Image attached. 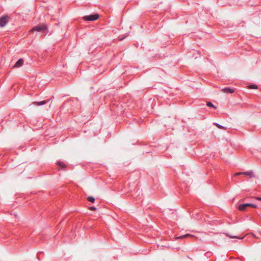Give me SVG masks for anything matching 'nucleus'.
I'll return each mask as SVG.
<instances>
[{
    "mask_svg": "<svg viewBox=\"0 0 261 261\" xmlns=\"http://www.w3.org/2000/svg\"><path fill=\"white\" fill-rule=\"evenodd\" d=\"M57 165L61 170H63L64 171L66 170V165L63 162L59 161L58 162H57Z\"/></svg>",
    "mask_w": 261,
    "mask_h": 261,
    "instance_id": "nucleus-5",
    "label": "nucleus"
},
{
    "mask_svg": "<svg viewBox=\"0 0 261 261\" xmlns=\"http://www.w3.org/2000/svg\"><path fill=\"white\" fill-rule=\"evenodd\" d=\"M18 114H16V113H14V114L13 115V116H15V117H18Z\"/></svg>",
    "mask_w": 261,
    "mask_h": 261,
    "instance_id": "nucleus-19",
    "label": "nucleus"
},
{
    "mask_svg": "<svg viewBox=\"0 0 261 261\" xmlns=\"http://www.w3.org/2000/svg\"><path fill=\"white\" fill-rule=\"evenodd\" d=\"M187 235H183L178 237V239L185 238Z\"/></svg>",
    "mask_w": 261,
    "mask_h": 261,
    "instance_id": "nucleus-17",
    "label": "nucleus"
},
{
    "mask_svg": "<svg viewBox=\"0 0 261 261\" xmlns=\"http://www.w3.org/2000/svg\"><path fill=\"white\" fill-rule=\"evenodd\" d=\"M42 253V252H39V253L37 254V258H38V260H40V258H39V253Z\"/></svg>",
    "mask_w": 261,
    "mask_h": 261,
    "instance_id": "nucleus-18",
    "label": "nucleus"
},
{
    "mask_svg": "<svg viewBox=\"0 0 261 261\" xmlns=\"http://www.w3.org/2000/svg\"><path fill=\"white\" fill-rule=\"evenodd\" d=\"M49 100H42L41 101H34L32 105L36 106H41L46 104Z\"/></svg>",
    "mask_w": 261,
    "mask_h": 261,
    "instance_id": "nucleus-7",
    "label": "nucleus"
},
{
    "mask_svg": "<svg viewBox=\"0 0 261 261\" xmlns=\"http://www.w3.org/2000/svg\"><path fill=\"white\" fill-rule=\"evenodd\" d=\"M241 174H243V172H239L238 173H237V175H241Z\"/></svg>",
    "mask_w": 261,
    "mask_h": 261,
    "instance_id": "nucleus-20",
    "label": "nucleus"
},
{
    "mask_svg": "<svg viewBox=\"0 0 261 261\" xmlns=\"http://www.w3.org/2000/svg\"><path fill=\"white\" fill-rule=\"evenodd\" d=\"M248 88L250 89H257L258 86L257 85L252 83L248 86Z\"/></svg>",
    "mask_w": 261,
    "mask_h": 261,
    "instance_id": "nucleus-11",
    "label": "nucleus"
},
{
    "mask_svg": "<svg viewBox=\"0 0 261 261\" xmlns=\"http://www.w3.org/2000/svg\"><path fill=\"white\" fill-rule=\"evenodd\" d=\"M24 60L23 59L20 58L17 60V61L15 63L14 67H20L23 64Z\"/></svg>",
    "mask_w": 261,
    "mask_h": 261,
    "instance_id": "nucleus-6",
    "label": "nucleus"
},
{
    "mask_svg": "<svg viewBox=\"0 0 261 261\" xmlns=\"http://www.w3.org/2000/svg\"><path fill=\"white\" fill-rule=\"evenodd\" d=\"M243 175H245L249 176L250 177H254L255 175L253 174V172L252 171H245L243 172Z\"/></svg>",
    "mask_w": 261,
    "mask_h": 261,
    "instance_id": "nucleus-9",
    "label": "nucleus"
},
{
    "mask_svg": "<svg viewBox=\"0 0 261 261\" xmlns=\"http://www.w3.org/2000/svg\"><path fill=\"white\" fill-rule=\"evenodd\" d=\"M213 124L214 125L216 126L218 128H220V129H223L225 130L227 128V127H226L222 125H220L217 122L213 123Z\"/></svg>",
    "mask_w": 261,
    "mask_h": 261,
    "instance_id": "nucleus-10",
    "label": "nucleus"
},
{
    "mask_svg": "<svg viewBox=\"0 0 261 261\" xmlns=\"http://www.w3.org/2000/svg\"><path fill=\"white\" fill-rule=\"evenodd\" d=\"M250 207H252L253 208L257 207V205L256 204H253V203H249Z\"/></svg>",
    "mask_w": 261,
    "mask_h": 261,
    "instance_id": "nucleus-16",
    "label": "nucleus"
},
{
    "mask_svg": "<svg viewBox=\"0 0 261 261\" xmlns=\"http://www.w3.org/2000/svg\"><path fill=\"white\" fill-rule=\"evenodd\" d=\"M124 39V38H122L120 39V40H122Z\"/></svg>",
    "mask_w": 261,
    "mask_h": 261,
    "instance_id": "nucleus-22",
    "label": "nucleus"
},
{
    "mask_svg": "<svg viewBox=\"0 0 261 261\" xmlns=\"http://www.w3.org/2000/svg\"><path fill=\"white\" fill-rule=\"evenodd\" d=\"M257 199L261 201V197H258L257 198Z\"/></svg>",
    "mask_w": 261,
    "mask_h": 261,
    "instance_id": "nucleus-21",
    "label": "nucleus"
},
{
    "mask_svg": "<svg viewBox=\"0 0 261 261\" xmlns=\"http://www.w3.org/2000/svg\"><path fill=\"white\" fill-rule=\"evenodd\" d=\"M222 91L226 93H233L234 92V90L232 88H231L230 87H225L222 89Z\"/></svg>",
    "mask_w": 261,
    "mask_h": 261,
    "instance_id": "nucleus-8",
    "label": "nucleus"
},
{
    "mask_svg": "<svg viewBox=\"0 0 261 261\" xmlns=\"http://www.w3.org/2000/svg\"><path fill=\"white\" fill-rule=\"evenodd\" d=\"M87 200L89 202L92 203H93L95 200L94 197L93 196H88L87 197Z\"/></svg>",
    "mask_w": 261,
    "mask_h": 261,
    "instance_id": "nucleus-13",
    "label": "nucleus"
},
{
    "mask_svg": "<svg viewBox=\"0 0 261 261\" xmlns=\"http://www.w3.org/2000/svg\"><path fill=\"white\" fill-rule=\"evenodd\" d=\"M99 15L98 13L91 14L83 17L84 20L86 21H94L98 19Z\"/></svg>",
    "mask_w": 261,
    "mask_h": 261,
    "instance_id": "nucleus-2",
    "label": "nucleus"
},
{
    "mask_svg": "<svg viewBox=\"0 0 261 261\" xmlns=\"http://www.w3.org/2000/svg\"><path fill=\"white\" fill-rule=\"evenodd\" d=\"M206 106L208 107H212V108H213L214 109H217V107L215 105H213V103L211 102V101H208L206 103Z\"/></svg>",
    "mask_w": 261,
    "mask_h": 261,
    "instance_id": "nucleus-12",
    "label": "nucleus"
},
{
    "mask_svg": "<svg viewBox=\"0 0 261 261\" xmlns=\"http://www.w3.org/2000/svg\"><path fill=\"white\" fill-rule=\"evenodd\" d=\"M9 21V17L4 15L0 17V27H4Z\"/></svg>",
    "mask_w": 261,
    "mask_h": 261,
    "instance_id": "nucleus-3",
    "label": "nucleus"
},
{
    "mask_svg": "<svg viewBox=\"0 0 261 261\" xmlns=\"http://www.w3.org/2000/svg\"><path fill=\"white\" fill-rule=\"evenodd\" d=\"M226 235L230 238H237V239H242V238H240L239 237L234 236H230V235H229L228 233H226Z\"/></svg>",
    "mask_w": 261,
    "mask_h": 261,
    "instance_id": "nucleus-14",
    "label": "nucleus"
},
{
    "mask_svg": "<svg viewBox=\"0 0 261 261\" xmlns=\"http://www.w3.org/2000/svg\"><path fill=\"white\" fill-rule=\"evenodd\" d=\"M47 29L48 28L47 25L44 23H42L34 27L31 30L30 32H34L36 31L40 33H45L46 32H48Z\"/></svg>",
    "mask_w": 261,
    "mask_h": 261,
    "instance_id": "nucleus-1",
    "label": "nucleus"
},
{
    "mask_svg": "<svg viewBox=\"0 0 261 261\" xmlns=\"http://www.w3.org/2000/svg\"><path fill=\"white\" fill-rule=\"evenodd\" d=\"M250 207L249 203L240 204L238 206V209L241 211H246L247 207Z\"/></svg>",
    "mask_w": 261,
    "mask_h": 261,
    "instance_id": "nucleus-4",
    "label": "nucleus"
},
{
    "mask_svg": "<svg viewBox=\"0 0 261 261\" xmlns=\"http://www.w3.org/2000/svg\"><path fill=\"white\" fill-rule=\"evenodd\" d=\"M89 210L94 211L97 210L96 207L95 206H90L89 207Z\"/></svg>",
    "mask_w": 261,
    "mask_h": 261,
    "instance_id": "nucleus-15",
    "label": "nucleus"
}]
</instances>
